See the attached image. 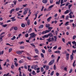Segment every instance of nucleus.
I'll use <instances>...</instances> for the list:
<instances>
[{"instance_id": "nucleus-25", "label": "nucleus", "mask_w": 76, "mask_h": 76, "mask_svg": "<svg viewBox=\"0 0 76 76\" xmlns=\"http://www.w3.org/2000/svg\"><path fill=\"white\" fill-rule=\"evenodd\" d=\"M37 67H38V66L36 65L34 66V70H37Z\"/></svg>"}, {"instance_id": "nucleus-41", "label": "nucleus", "mask_w": 76, "mask_h": 76, "mask_svg": "<svg viewBox=\"0 0 76 76\" xmlns=\"http://www.w3.org/2000/svg\"><path fill=\"white\" fill-rule=\"evenodd\" d=\"M60 56H58V59H57V63H58V61H59V59H60Z\"/></svg>"}, {"instance_id": "nucleus-10", "label": "nucleus", "mask_w": 76, "mask_h": 76, "mask_svg": "<svg viewBox=\"0 0 76 76\" xmlns=\"http://www.w3.org/2000/svg\"><path fill=\"white\" fill-rule=\"evenodd\" d=\"M66 60H68L69 59V54L67 53L66 55Z\"/></svg>"}, {"instance_id": "nucleus-13", "label": "nucleus", "mask_w": 76, "mask_h": 76, "mask_svg": "<svg viewBox=\"0 0 76 76\" xmlns=\"http://www.w3.org/2000/svg\"><path fill=\"white\" fill-rule=\"evenodd\" d=\"M50 24H46L45 26L46 28H50Z\"/></svg>"}, {"instance_id": "nucleus-30", "label": "nucleus", "mask_w": 76, "mask_h": 76, "mask_svg": "<svg viewBox=\"0 0 76 76\" xmlns=\"http://www.w3.org/2000/svg\"><path fill=\"white\" fill-rule=\"evenodd\" d=\"M56 69H57V67H56V65H54L53 66L54 70H56Z\"/></svg>"}, {"instance_id": "nucleus-55", "label": "nucleus", "mask_w": 76, "mask_h": 76, "mask_svg": "<svg viewBox=\"0 0 76 76\" xmlns=\"http://www.w3.org/2000/svg\"><path fill=\"white\" fill-rule=\"evenodd\" d=\"M72 52H73L75 54H76V49L75 50H72Z\"/></svg>"}, {"instance_id": "nucleus-14", "label": "nucleus", "mask_w": 76, "mask_h": 76, "mask_svg": "<svg viewBox=\"0 0 76 76\" xmlns=\"http://www.w3.org/2000/svg\"><path fill=\"white\" fill-rule=\"evenodd\" d=\"M51 19H52V17H50L49 18H48L47 19V21L48 22H50V20H51Z\"/></svg>"}, {"instance_id": "nucleus-37", "label": "nucleus", "mask_w": 76, "mask_h": 76, "mask_svg": "<svg viewBox=\"0 0 76 76\" xmlns=\"http://www.w3.org/2000/svg\"><path fill=\"white\" fill-rule=\"evenodd\" d=\"M28 36H29V34H28L27 33L25 35V37L26 38H27L28 37Z\"/></svg>"}, {"instance_id": "nucleus-21", "label": "nucleus", "mask_w": 76, "mask_h": 76, "mask_svg": "<svg viewBox=\"0 0 76 76\" xmlns=\"http://www.w3.org/2000/svg\"><path fill=\"white\" fill-rule=\"evenodd\" d=\"M27 12H28V11L27 10H25L23 12L24 15H25L27 13Z\"/></svg>"}, {"instance_id": "nucleus-47", "label": "nucleus", "mask_w": 76, "mask_h": 76, "mask_svg": "<svg viewBox=\"0 0 76 76\" xmlns=\"http://www.w3.org/2000/svg\"><path fill=\"white\" fill-rule=\"evenodd\" d=\"M41 70L42 72H44V68H43V67H41Z\"/></svg>"}, {"instance_id": "nucleus-16", "label": "nucleus", "mask_w": 76, "mask_h": 76, "mask_svg": "<svg viewBox=\"0 0 76 76\" xmlns=\"http://www.w3.org/2000/svg\"><path fill=\"white\" fill-rule=\"evenodd\" d=\"M21 27L22 28H25V24L23 23H22L21 24Z\"/></svg>"}, {"instance_id": "nucleus-6", "label": "nucleus", "mask_w": 76, "mask_h": 76, "mask_svg": "<svg viewBox=\"0 0 76 76\" xmlns=\"http://www.w3.org/2000/svg\"><path fill=\"white\" fill-rule=\"evenodd\" d=\"M52 40H49V39H48L47 40L48 41V42H52V41H54V37H53L51 38Z\"/></svg>"}, {"instance_id": "nucleus-50", "label": "nucleus", "mask_w": 76, "mask_h": 76, "mask_svg": "<svg viewBox=\"0 0 76 76\" xmlns=\"http://www.w3.org/2000/svg\"><path fill=\"white\" fill-rule=\"evenodd\" d=\"M48 37H49L48 34L47 35H45L44 36V37L45 38H48Z\"/></svg>"}, {"instance_id": "nucleus-58", "label": "nucleus", "mask_w": 76, "mask_h": 76, "mask_svg": "<svg viewBox=\"0 0 76 76\" xmlns=\"http://www.w3.org/2000/svg\"><path fill=\"white\" fill-rule=\"evenodd\" d=\"M7 26V24H5L4 25H3L2 26L3 27H4V28H5V27H6V26Z\"/></svg>"}, {"instance_id": "nucleus-34", "label": "nucleus", "mask_w": 76, "mask_h": 76, "mask_svg": "<svg viewBox=\"0 0 76 76\" xmlns=\"http://www.w3.org/2000/svg\"><path fill=\"white\" fill-rule=\"evenodd\" d=\"M31 31H32V28H31L28 30V33H29L31 32Z\"/></svg>"}, {"instance_id": "nucleus-60", "label": "nucleus", "mask_w": 76, "mask_h": 76, "mask_svg": "<svg viewBox=\"0 0 76 76\" xmlns=\"http://www.w3.org/2000/svg\"><path fill=\"white\" fill-rule=\"evenodd\" d=\"M13 11H14V10H11L10 11V14H12V12H13Z\"/></svg>"}, {"instance_id": "nucleus-32", "label": "nucleus", "mask_w": 76, "mask_h": 76, "mask_svg": "<svg viewBox=\"0 0 76 76\" xmlns=\"http://www.w3.org/2000/svg\"><path fill=\"white\" fill-rule=\"evenodd\" d=\"M3 53H4V50L2 51V52L0 51V56L1 54H3Z\"/></svg>"}, {"instance_id": "nucleus-28", "label": "nucleus", "mask_w": 76, "mask_h": 76, "mask_svg": "<svg viewBox=\"0 0 76 76\" xmlns=\"http://www.w3.org/2000/svg\"><path fill=\"white\" fill-rule=\"evenodd\" d=\"M69 21L66 22L65 24V26H67V25H69Z\"/></svg>"}, {"instance_id": "nucleus-29", "label": "nucleus", "mask_w": 76, "mask_h": 76, "mask_svg": "<svg viewBox=\"0 0 76 76\" xmlns=\"http://www.w3.org/2000/svg\"><path fill=\"white\" fill-rule=\"evenodd\" d=\"M14 68H15V65L13 64H12L11 66V68L12 69H14Z\"/></svg>"}, {"instance_id": "nucleus-19", "label": "nucleus", "mask_w": 76, "mask_h": 76, "mask_svg": "<svg viewBox=\"0 0 76 76\" xmlns=\"http://www.w3.org/2000/svg\"><path fill=\"white\" fill-rule=\"evenodd\" d=\"M72 44H73V45H74L75 46H76V42H75V41H74L72 42Z\"/></svg>"}, {"instance_id": "nucleus-12", "label": "nucleus", "mask_w": 76, "mask_h": 76, "mask_svg": "<svg viewBox=\"0 0 76 76\" xmlns=\"http://www.w3.org/2000/svg\"><path fill=\"white\" fill-rule=\"evenodd\" d=\"M35 51L36 54H39V50L37 49H35Z\"/></svg>"}, {"instance_id": "nucleus-35", "label": "nucleus", "mask_w": 76, "mask_h": 76, "mask_svg": "<svg viewBox=\"0 0 76 76\" xmlns=\"http://www.w3.org/2000/svg\"><path fill=\"white\" fill-rule=\"evenodd\" d=\"M12 48H10L9 50V53H10L12 51Z\"/></svg>"}, {"instance_id": "nucleus-54", "label": "nucleus", "mask_w": 76, "mask_h": 76, "mask_svg": "<svg viewBox=\"0 0 76 76\" xmlns=\"http://www.w3.org/2000/svg\"><path fill=\"white\" fill-rule=\"evenodd\" d=\"M69 16H67L66 17V18H65V20H68V19H69Z\"/></svg>"}, {"instance_id": "nucleus-11", "label": "nucleus", "mask_w": 76, "mask_h": 76, "mask_svg": "<svg viewBox=\"0 0 76 76\" xmlns=\"http://www.w3.org/2000/svg\"><path fill=\"white\" fill-rule=\"evenodd\" d=\"M30 22H31V21L30 20H27V25H30Z\"/></svg>"}, {"instance_id": "nucleus-2", "label": "nucleus", "mask_w": 76, "mask_h": 76, "mask_svg": "<svg viewBox=\"0 0 76 76\" xmlns=\"http://www.w3.org/2000/svg\"><path fill=\"white\" fill-rule=\"evenodd\" d=\"M53 28V27H49L48 29L49 30H46L45 31H44L42 33V34H45L46 33H48V32H50V31H51V29Z\"/></svg>"}, {"instance_id": "nucleus-33", "label": "nucleus", "mask_w": 76, "mask_h": 76, "mask_svg": "<svg viewBox=\"0 0 76 76\" xmlns=\"http://www.w3.org/2000/svg\"><path fill=\"white\" fill-rule=\"evenodd\" d=\"M61 0H59V1H58V2H56V4H60V1Z\"/></svg>"}, {"instance_id": "nucleus-36", "label": "nucleus", "mask_w": 76, "mask_h": 76, "mask_svg": "<svg viewBox=\"0 0 76 76\" xmlns=\"http://www.w3.org/2000/svg\"><path fill=\"white\" fill-rule=\"evenodd\" d=\"M14 29L15 30V31H17V30H18V27L16 26L14 27Z\"/></svg>"}, {"instance_id": "nucleus-15", "label": "nucleus", "mask_w": 76, "mask_h": 76, "mask_svg": "<svg viewBox=\"0 0 76 76\" xmlns=\"http://www.w3.org/2000/svg\"><path fill=\"white\" fill-rule=\"evenodd\" d=\"M24 61H23V59H22L21 60H20L19 61V63H23Z\"/></svg>"}, {"instance_id": "nucleus-53", "label": "nucleus", "mask_w": 76, "mask_h": 76, "mask_svg": "<svg viewBox=\"0 0 76 76\" xmlns=\"http://www.w3.org/2000/svg\"><path fill=\"white\" fill-rule=\"evenodd\" d=\"M72 72H73V69H71L70 70V71H69V73H71Z\"/></svg>"}, {"instance_id": "nucleus-23", "label": "nucleus", "mask_w": 76, "mask_h": 76, "mask_svg": "<svg viewBox=\"0 0 76 76\" xmlns=\"http://www.w3.org/2000/svg\"><path fill=\"white\" fill-rule=\"evenodd\" d=\"M69 10H66V11H65L64 13V14H67V13H69Z\"/></svg>"}, {"instance_id": "nucleus-27", "label": "nucleus", "mask_w": 76, "mask_h": 76, "mask_svg": "<svg viewBox=\"0 0 76 76\" xmlns=\"http://www.w3.org/2000/svg\"><path fill=\"white\" fill-rule=\"evenodd\" d=\"M14 60L15 61H14V62L15 63H17V61H18V59H17V58H14Z\"/></svg>"}, {"instance_id": "nucleus-4", "label": "nucleus", "mask_w": 76, "mask_h": 76, "mask_svg": "<svg viewBox=\"0 0 76 76\" xmlns=\"http://www.w3.org/2000/svg\"><path fill=\"white\" fill-rule=\"evenodd\" d=\"M54 61H55V60L54 59H53V60H52L49 63V66H51V65H52V64H53V63L54 62Z\"/></svg>"}, {"instance_id": "nucleus-3", "label": "nucleus", "mask_w": 76, "mask_h": 76, "mask_svg": "<svg viewBox=\"0 0 76 76\" xmlns=\"http://www.w3.org/2000/svg\"><path fill=\"white\" fill-rule=\"evenodd\" d=\"M24 51L23 50H21V51H18L16 52L17 54H22V53H23Z\"/></svg>"}, {"instance_id": "nucleus-40", "label": "nucleus", "mask_w": 76, "mask_h": 76, "mask_svg": "<svg viewBox=\"0 0 76 76\" xmlns=\"http://www.w3.org/2000/svg\"><path fill=\"white\" fill-rule=\"evenodd\" d=\"M41 51H42V52L43 53H44V54L45 53V50L41 49Z\"/></svg>"}, {"instance_id": "nucleus-63", "label": "nucleus", "mask_w": 76, "mask_h": 76, "mask_svg": "<svg viewBox=\"0 0 76 76\" xmlns=\"http://www.w3.org/2000/svg\"><path fill=\"white\" fill-rule=\"evenodd\" d=\"M24 48H25L24 46H21L20 47V49H24Z\"/></svg>"}, {"instance_id": "nucleus-39", "label": "nucleus", "mask_w": 76, "mask_h": 76, "mask_svg": "<svg viewBox=\"0 0 76 76\" xmlns=\"http://www.w3.org/2000/svg\"><path fill=\"white\" fill-rule=\"evenodd\" d=\"M32 74L33 75H36V73H35V72L34 71H33L32 72Z\"/></svg>"}, {"instance_id": "nucleus-45", "label": "nucleus", "mask_w": 76, "mask_h": 76, "mask_svg": "<svg viewBox=\"0 0 76 76\" xmlns=\"http://www.w3.org/2000/svg\"><path fill=\"white\" fill-rule=\"evenodd\" d=\"M54 71H53L51 73H50V75L51 76H53V75H54Z\"/></svg>"}, {"instance_id": "nucleus-9", "label": "nucleus", "mask_w": 76, "mask_h": 76, "mask_svg": "<svg viewBox=\"0 0 76 76\" xmlns=\"http://www.w3.org/2000/svg\"><path fill=\"white\" fill-rule=\"evenodd\" d=\"M4 37V35H3L0 37V42H1L3 41V37Z\"/></svg>"}, {"instance_id": "nucleus-20", "label": "nucleus", "mask_w": 76, "mask_h": 76, "mask_svg": "<svg viewBox=\"0 0 76 76\" xmlns=\"http://www.w3.org/2000/svg\"><path fill=\"white\" fill-rule=\"evenodd\" d=\"M42 2L43 3H47V0H43Z\"/></svg>"}, {"instance_id": "nucleus-1", "label": "nucleus", "mask_w": 76, "mask_h": 76, "mask_svg": "<svg viewBox=\"0 0 76 76\" xmlns=\"http://www.w3.org/2000/svg\"><path fill=\"white\" fill-rule=\"evenodd\" d=\"M30 37H28V39L29 40H26V42H29L30 43V42H29V40H30V39H31L32 38H35V37H36V35L35 34V33H32L30 34Z\"/></svg>"}, {"instance_id": "nucleus-42", "label": "nucleus", "mask_w": 76, "mask_h": 76, "mask_svg": "<svg viewBox=\"0 0 76 76\" xmlns=\"http://www.w3.org/2000/svg\"><path fill=\"white\" fill-rule=\"evenodd\" d=\"M14 65H15V67H18V64L17 63H15Z\"/></svg>"}, {"instance_id": "nucleus-48", "label": "nucleus", "mask_w": 76, "mask_h": 76, "mask_svg": "<svg viewBox=\"0 0 76 76\" xmlns=\"http://www.w3.org/2000/svg\"><path fill=\"white\" fill-rule=\"evenodd\" d=\"M72 6V4L69 5L68 6L69 9H70V7H71Z\"/></svg>"}, {"instance_id": "nucleus-18", "label": "nucleus", "mask_w": 76, "mask_h": 76, "mask_svg": "<svg viewBox=\"0 0 76 76\" xmlns=\"http://www.w3.org/2000/svg\"><path fill=\"white\" fill-rule=\"evenodd\" d=\"M54 38H55L54 41L55 42H56L57 41V37L56 36H54Z\"/></svg>"}, {"instance_id": "nucleus-38", "label": "nucleus", "mask_w": 76, "mask_h": 76, "mask_svg": "<svg viewBox=\"0 0 76 76\" xmlns=\"http://www.w3.org/2000/svg\"><path fill=\"white\" fill-rule=\"evenodd\" d=\"M41 56L42 58H44V54H43V53H41Z\"/></svg>"}, {"instance_id": "nucleus-8", "label": "nucleus", "mask_w": 76, "mask_h": 76, "mask_svg": "<svg viewBox=\"0 0 76 76\" xmlns=\"http://www.w3.org/2000/svg\"><path fill=\"white\" fill-rule=\"evenodd\" d=\"M44 28V25L43 24L40 25L39 27V29H42V28Z\"/></svg>"}, {"instance_id": "nucleus-22", "label": "nucleus", "mask_w": 76, "mask_h": 76, "mask_svg": "<svg viewBox=\"0 0 76 76\" xmlns=\"http://www.w3.org/2000/svg\"><path fill=\"white\" fill-rule=\"evenodd\" d=\"M27 58L28 59V60L31 61V58L29 56H28L27 57Z\"/></svg>"}, {"instance_id": "nucleus-64", "label": "nucleus", "mask_w": 76, "mask_h": 76, "mask_svg": "<svg viewBox=\"0 0 76 76\" xmlns=\"http://www.w3.org/2000/svg\"><path fill=\"white\" fill-rule=\"evenodd\" d=\"M69 17L70 18H72V15H70V14H69Z\"/></svg>"}, {"instance_id": "nucleus-59", "label": "nucleus", "mask_w": 76, "mask_h": 76, "mask_svg": "<svg viewBox=\"0 0 76 76\" xmlns=\"http://www.w3.org/2000/svg\"><path fill=\"white\" fill-rule=\"evenodd\" d=\"M28 71H29V68H30V67H31V66L30 65H28Z\"/></svg>"}, {"instance_id": "nucleus-5", "label": "nucleus", "mask_w": 76, "mask_h": 76, "mask_svg": "<svg viewBox=\"0 0 76 76\" xmlns=\"http://www.w3.org/2000/svg\"><path fill=\"white\" fill-rule=\"evenodd\" d=\"M52 40H49V39H48L47 40L48 41V42H52V41H54V37H53L51 38Z\"/></svg>"}, {"instance_id": "nucleus-56", "label": "nucleus", "mask_w": 76, "mask_h": 76, "mask_svg": "<svg viewBox=\"0 0 76 76\" xmlns=\"http://www.w3.org/2000/svg\"><path fill=\"white\" fill-rule=\"evenodd\" d=\"M76 38V35L73 36V37H72L73 39H75Z\"/></svg>"}, {"instance_id": "nucleus-7", "label": "nucleus", "mask_w": 76, "mask_h": 76, "mask_svg": "<svg viewBox=\"0 0 76 76\" xmlns=\"http://www.w3.org/2000/svg\"><path fill=\"white\" fill-rule=\"evenodd\" d=\"M14 18H15V17H12L10 18L11 19H12L11 20L12 21V22H14V21H16V19H14Z\"/></svg>"}, {"instance_id": "nucleus-57", "label": "nucleus", "mask_w": 76, "mask_h": 76, "mask_svg": "<svg viewBox=\"0 0 76 76\" xmlns=\"http://www.w3.org/2000/svg\"><path fill=\"white\" fill-rule=\"evenodd\" d=\"M4 34H5V32H3L0 35V36L1 37L2 36L1 35H3Z\"/></svg>"}, {"instance_id": "nucleus-26", "label": "nucleus", "mask_w": 76, "mask_h": 76, "mask_svg": "<svg viewBox=\"0 0 76 76\" xmlns=\"http://www.w3.org/2000/svg\"><path fill=\"white\" fill-rule=\"evenodd\" d=\"M54 53H57L58 54H60V51L59 50H58L54 52Z\"/></svg>"}, {"instance_id": "nucleus-43", "label": "nucleus", "mask_w": 76, "mask_h": 76, "mask_svg": "<svg viewBox=\"0 0 76 76\" xmlns=\"http://www.w3.org/2000/svg\"><path fill=\"white\" fill-rule=\"evenodd\" d=\"M48 51L49 53H51L52 52V50L50 49H49L48 50Z\"/></svg>"}, {"instance_id": "nucleus-49", "label": "nucleus", "mask_w": 76, "mask_h": 76, "mask_svg": "<svg viewBox=\"0 0 76 76\" xmlns=\"http://www.w3.org/2000/svg\"><path fill=\"white\" fill-rule=\"evenodd\" d=\"M54 7V5H52L50 6L49 7V9H51V8H52V7Z\"/></svg>"}, {"instance_id": "nucleus-46", "label": "nucleus", "mask_w": 76, "mask_h": 76, "mask_svg": "<svg viewBox=\"0 0 76 76\" xmlns=\"http://www.w3.org/2000/svg\"><path fill=\"white\" fill-rule=\"evenodd\" d=\"M62 40L63 42H64V43H65V39H64V38H62Z\"/></svg>"}, {"instance_id": "nucleus-51", "label": "nucleus", "mask_w": 76, "mask_h": 76, "mask_svg": "<svg viewBox=\"0 0 76 76\" xmlns=\"http://www.w3.org/2000/svg\"><path fill=\"white\" fill-rule=\"evenodd\" d=\"M46 70H48V69H49V66H46Z\"/></svg>"}, {"instance_id": "nucleus-31", "label": "nucleus", "mask_w": 76, "mask_h": 76, "mask_svg": "<svg viewBox=\"0 0 76 76\" xmlns=\"http://www.w3.org/2000/svg\"><path fill=\"white\" fill-rule=\"evenodd\" d=\"M15 39H16V37L14 36L11 39V40H14Z\"/></svg>"}, {"instance_id": "nucleus-17", "label": "nucleus", "mask_w": 76, "mask_h": 76, "mask_svg": "<svg viewBox=\"0 0 76 76\" xmlns=\"http://www.w3.org/2000/svg\"><path fill=\"white\" fill-rule=\"evenodd\" d=\"M48 35L49 37H53V34H52V33H50L49 34H48Z\"/></svg>"}, {"instance_id": "nucleus-44", "label": "nucleus", "mask_w": 76, "mask_h": 76, "mask_svg": "<svg viewBox=\"0 0 76 76\" xmlns=\"http://www.w3.org/2000/svg\"><path fill=\"white\" fill-rule=\"evenodd\" d=\"M30 45L32 46V47H34V48H35V45H34V44H31Z\"/></svg>"}, {"instance_id": "nucleus-61", "label": "nucleus", "mask_w": 76, "mask_h": 76, "mask_svg": "<svg viewBox=\"0 0 76 76\" xmlns=\"http://www.w3.org/2000/svg\"><path fill=\"white\" fill-rule=\"evenodd\" d=\"M13 3H14L15 5H16V0H15L13 1Z\"/></svg>"}, {"instance_id": "nucleus-24", "label": "nucleus", "mask_w": 76, "mask_h": 76, "mask_svg": "<svg viewBox=\"0 0 76 76\" xmlns=\"http://www.w3.org/2000/svg\"><path fill=\"white\" fill-rule=\"evenodd\" d=\"M70 58L71 60H73V56L72 55H71Z\"/></svg>"}, {"instance_id": "nucleus-52", "label": "nucleus", "mask_w": 76, "mask_h": 76, "mask_svg": "<svg viewBox=\"0 0 76 76\" xmlns=\"http://www.w3.org/2000/svg\"><path fill=\"white\" fill-rule=\"evenodd\" d=\"M51 57H52V58H54L55 57V56H54V55L52 54L51 55Z\"/></svg>"}, {"instance_id": "nucleus-62", "label": "nucleus", "mask_w": 76, "mask_h": 76, "mask_svg": "<svg viewBox=\"0 0 76 76\" xmlns=\"http://www.w3.org/2000/svg\"><path fill=\"white\" fill-rule=\"evenodd\" d=\"M56 76H59V75H60V74H59V73L58 72H56Z\"/></svg>"}]
</instances>
